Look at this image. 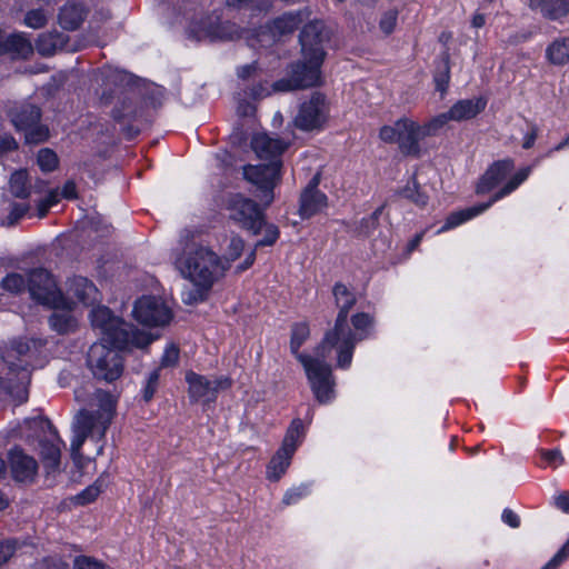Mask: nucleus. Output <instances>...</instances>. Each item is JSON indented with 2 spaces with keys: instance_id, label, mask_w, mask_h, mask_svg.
I'll return each mask as SVG.
<instances>
[{
  "instance_id": "603ef678",
  "label": "nucleus",
  "mask_w": 569,
  "mask_h": 569,
  "mask_svg": "<svg viewBox=\"0 0 569 569\" xmlns=\"http://www.w3.org/2000/svg\"><path fill=\"white\" fill-rule=\"evenodd\" d=\"M30 210V206L28 203L13 202L11 204L10 212L8 214V224H16L21 218H23Z\"/></svg>"
},
{
  "instance_id": "bb28decb",
  "label": "nucleus",
  "mask_w": 569,
  "mask_h": 569,
  "mask_svg": "<svg viewBox=\"0 0 569 569\" xmlns=\"http://www.w3.org/2000/svg\"><path fill=\"white\" fill-rule=\"evenodd\" d=\"M293 455L288 453L284 448H279L267 466V479L278 481L286 473L291 463Z\"/></svg>"
},
{
  "instance_id": "69168bd1",
  "label": "nucleus",
  "mask_w": 569,
  "mask_h": 569,
  "mask_svg": "<svg viewBox=\"0 0 569 569\" xmlns=\"http://www.w3.org/2000/svg\"><path fill=\"white\" fill-rule=\"evenodd\" d=\"M61 196L66 199L77 198V187L73 181H67L62 188Z\"/></svg>"
},
{
  "instance_id": "774afa93",
  "label": "nucleus",
  "mask_w": 569,
  "mask_h": 569,
  "mask_svg": "<svg viewBox=\"0 0 569 569\" xmlns=\"http://www.w3.org/2000/svg\"><path fill=\"white\" fill-rule=\"evenodd\" d=\"M43 200L50 206V208L59 202V193L57 190H51Z\"/></svg>"
},
{
  "instance_id": "f8f14e48",
  "label": "nucleus",
  "mask_w": 569,
  "mask_h": 569,
  "mask_svg": "<svg viewBox=\"0 0 569 569\" xmlns=\"http://www.w3.org/2000/svg\"><path fill=\"white\" fill-rule=\"evenodd\" d=\"M28 289L32 299L43 306L59 309L66 305L63 295L58 289L52 274L44 268H36L29 271Z\"/></svg>"
},
{
  "instance_id": "7ed1b4c3",
  "label": "nucleus",
  "mask_w": 569,
  "mask_h": 569,
  "mask_svg": "<svg viewBox=\"0 0 569 569\" xmlns=\"http://www.w3.org/2000/svg\"><path fill=\"white\" fill-rule=\"evenodd\" d=\"M335 303L339 309L335 326L325 333L319 343V353L326 356L328 349L337 350V366L341 369L350 367V349L352 348V330L348 323L350 310L357 302L356 295L342 282H336L332 288Z\"/></svg>"
},
{
  "instance_id": "37998d69",
  "label": "nucleus",
  "mask_w": 569,
  "mask_h": 569,
  "mask_svg": "<svg viewBox=\"0 0 569 569\" xmlns=\"http://www.w3.org/2000/svg\"><path fill=\"white\" fill-rule=\"evenodd\" d=\"M37 162L42 171L51 172L58 168L59 159L53 150L42 148L38 152Z\"/></svg>"
},
{
  "instance_id": "de8ad7c7",
  "label": "nucleus",
  "mask_w": 569,
  "mask_h": 569,
  "mask_svg": "<svg viewBox=\"0 0 569 569\" xmlns=\"http://www.w3.org/2000/svg\"><path fill=\"white\" fill-rule=\"evenodd\" d=\"M159 380L160 369H154L148 375L146 385L142 389V397L146 402H149L153 398L159 386Z\"/></svg>"
},
{
  "instance_id": "6e6552de",
  "label": "nucleus",
  "mask_w": 569,
  "mask_h": 569,
  "mask_svg": "<svg viewBox=\"0 0 569 569\" xmlns=\"http://www.w3.org/2000/svg\"><path fill=\"white\" fill-rule=\"evenodd\" d=\"M322 63L323 60L302 57L301 60L290 66L288 78L280 79L272 84L273 90L288 92L320 86L322 83Z\"/></svg>"
},
{
  "instance_id": "423d86ee",
  "label": "nucleus",
  "mask_w": 569,
  "mask_h": 569,
  "mask_svg": "<svg viewBox=\"0 0 569 569\" xmlns=\"http://www.w3.org/2000/svg\"><path fill=\"white\" fill-rule=\"evenodd\" d=\"M379 138L386 143H397L406 157L420 158V140L425 139L420 124L409 118L398 119L393 126L380 128Z\"/></svg>"
},
{
  "instance_id": "864d4df0",
  "label": "nucleus",
  "mask_w": 569,
  "mask_h": 569,
  "mask_svg": "<svg viewBox=\"0 0 569 569\" xmlns=\"http://www.w3.org/2000/svg\"><path fill=\"white\" fill-rule=\"evenodd\" d=\"M74 569H106V566L88 556H78L73 562Z\"/></svg>"
},
{
  "instance_id": "4be33fe9",
  "label": "nucleus",
  "mask_w": 569,
  "mask_h": 569,
  "mask_svg": "<svg viewBox=\"0 0 569 569\" xmlns=\"http://www.w3.org/2000/svg\"><path fill=\"white\" fill-rule=\"evenodd\" d=\"M486 106L487 100L482 97L465 99L456 102L447 112L450 120H469L482 112Z\"/></svg>"
},
{
  "instance_id": "a211bd4d",
  "label": "nucleus",
  "mask_w": 569,
  "mask_h": 569,
  "mask_svg": "<svg viewBox=\"0 0 569 569\" xmlns=\"http://www.w3.org/2000/svg\"><path fill=\"white\" fill-rule=\"evenodd\" d=\"M48 428L50 430L49 436L39 440V455L43 463V468L49 475L59 470L61 448L64 446V442L51 423L48 425Z\"/></svg>"
},
{
  "instance_id": "49530a36",
  "label": "nucleus",
  "mask_w": 569,
  "mask_h": 569,
  "mask_svg": "<svg viewBox=\"0 0 569 569\" xmlns=\"http://www.w3.org/2000/svg\"><path fill=\"white\" fill-rule=\"evenodd\" d=\"M449 120L450 118L448 117V112H445L435 117L429 122L422 126L420 124L422 136L425 138L435 136L438 132V130H440Z\"/></svg>"
},
{
  "instance_id": "13d9d810",
  "label": "nucleus",
  "mask_w": 569,
  "mask_h": 569,
  "mask_svg": "<svg viewBox=\"0 0 569 569\" xmlns=\"http://www.w3.org/2000/svg\"><path fill=\"white\" fill-rule=\"evenodd\" d=\"M244 248V241L240 237H233L229 244V256L232 260L238 259Z\"/></svg>"
},
{
  "instance_id": "cd10ccee",
  "label": "nucleus",
  "mask_w": 569,
  "mask_h": 569,
  "mask_svg": "<svg viewBox=\"0 0 569 569\" xmlns=\"http://www.w3.org/2000/svg\"><path fill=\"white\" fill-rule=\"evenodd\" d=\"M536 8L549 20H560L569 14V0H536Z\"/></svg>"
},
{
  "instance_id": "dca6fc26",
  "label": "nucleus",
  "mask_w": 569,
  "mask_h": 569,
  "mask_svg": "<svg viewBox=\"0 0 569 569\" xmlns=\"http://www.w3.org/2000/svg\"><path fill=\"white\" fill-rule=\"evenodd\" d=\"M328 39V32L322 21L315 20L307 23L299 34L302 57L325 60L323 43Z\"/></svg>"
},
{
  "instance_id": "052dcab7",
  "label": "nucleus",
  "mask_w": 569,
  "mask_h": 569,
  "mask_svg": "<svg viewBox=\"0 0 569 569\" xmlns=\"http://www.w3.org/2000/svg\"><path fill=\"white\" fill-rule=\"evenodd\" d=\"M258 71V63L254 61L250 64H244L238 68L237 76L242 80H248L256 76Z\"/></svg>"
},
{
  "instance_id": "8fccbe9b",
  "label": "nucleus",
  "mask_w": 569,
  "mask_h": 569,
  "mask_svg": "<svg viewBox=\"0 0 569 569\" xmlns=\"http://www.w3.org/2000/svg\"><path fill=\"white\" fill-rule=\"evenodd\" d=\"M24 22L28 27L40 29L47 23V16L42 9H33L27 12Z\"/></svg>"
},
{
  "instance_id": "5fc2aeb1",
  "label": "nucleus",
  "mask_w": 569,
  "mask_h": 569,
  "mask_svg": "<svg viewBox=\"0 0 569 569\" xmlns=\"http://www.w3.org/2000/svg\"><path fill=\"white\" fill-rule=\"evenodd\" d=\"M307 491H308L307 486H301V487L288 490L283 496L282 502L287 506H289L291 503H296L297 501H299L302 497H305L307 495Z\"/></svg>"
},
{
  "instance_id": "c85d7f7f",
  "label": "nucleus",
  "mask_w": 569,
  "mask_h": 569,
  "mask_svg": "<svg viewBox=\"0 0 569 569\" xmlns=\"http://www.w3.org/2000/svg\"><path fill=\"white\" fill-rule=\"evenodd\" d=\"M351 323L355 328V331H352L355 341L352 342V348L350 349V362L352 361L356 345L368 338V330L372 327L373 318L366 312H358L351 317Z\"/></svg>"
},
{
  "instance_id": "79ce46f5",
  "label": "nucleus",
  "mask_w": 569,
  "mask_h": 569,
  "mask_svg": "<svg viewBox=\"0 0 569 569\" xmlns=\"http://www.w3.org/2000/svg\"><path fill=\"white\" fill-rule=\"evenodd\" d=\"M49 325L58 333H67L73 328V318L68 312H53L49 317Z\"/></svg>"
},
{
  "instance_id": "0e129e2a",
  "label": "nucleus",
  "mask_w": 569,
  "mask_h": 569,
  "mask_svg": "<svg viewBox=\"0 0 569 569\" xmlns=\"http://www.w3.org/2000/svg\"><path fill=\"white\" fill-rule=\"evenodd\" d=\"M555 503L557 508L562 510L566 513H569V491H563L559 496L556 497Z\"/></svg>"
},
{
  "instance_id": "4468645a",
  "label": "nucleus",
  "mask_w": 569,
  "mask_h": 569,
  "mask_svg": "<svg viewBox=\"0 0 569 569\" xmlns=\"http://www.w3.org/2000/svg\"><path fill=\"white\" fill-rule=\"evenodd\" d=\"M328 117L326 97L321 92H313L308 101H305L295 117V126L302 131L319 130Z\"/></svg>"
},
{
  "instance_id": "3c124183",
  "label": "nucleus",
  "mask_w": 569,
  "mask_h": 569,
  "mask_svg": "<svg viewBox=\"0 0 569 569\" xmlns=\"http://www.w3.org/2000/svg\"><path fill=\"white\" fill-rule=\"evenodd\" d=\"M20 546L17 539L0 541V566L9 561Z\"/></svg>"
},
{
  "instance_id": "9d476101",
  "label": "nucleus",
  "mask_w": 569,
  "mask_h": 569,
  "mask_svg": "<svg viewBox=\"0 0 569 569\" xmlns=\"http://www.w3.org/2000/svg\"><path fill=\"white\" fill-rule=\"evenodd\" d=\"M226 208L229 212V219L239 227L254 236L261 232L264 213L256 201L236 193L228 198Z\"/></svg>"
},
{
  "instance_id": "20e7f679",
  "label": "nucleus",
  "mask_w": 569,
  "mask_h": 569,
  "mask_svg": "<svg viewBox=\"0 0 569 569\" xmlns=\"http://www.w3.org/2000/svg\"><path fill=\"white\" fill-rule=\"evenodd\" d=\"M179 263L184 278L211 286L224 276L228 268L216 252L202 246L188 252Z\"/></svg>"
},
{
  "instance_id": "a878e982",
  "label": "nucleus",
  "mask_w": 569,
  "mask_h": 569,
  "mask_svg": "<svg viewBox=\"0 0 569 569\" xmlns=\"http://www.w3.org/2000/svg\"><path fill=\"white\" fill-rule=\"evenodd\" d=\"M86 10L80 3H67L59 12V23L63 29L76 30L83 22Z\"/></svg>"
},
{
  "instance_id": "b1692460",
  "label": "nucleus",
  "mask_w": 569,
  "mask_h": 569,
  "mask_svg": "<svg viewBox=\"0 0 569 569\" xmlns=\"http://www.w3.org/2000/svg\"><path fill=\"white\" fill-rule=\"evenodd\" d=\"M68 292L86 306L97 301V288L84 277H73L70 279L68 281Z\"/></svg>"
},
{
  "instance_id": "f704fd0d",
  "label": "nucleus",
  "mask_w": 569,
  "mask_h": 569,
  "mask_svg": "<svg viewBox=\"0 0 569 569\" xmlns=\"http://www.w3.org/2000/svg\"><path fill=\"white\" fill-rule=\"evenodd\" d=\"M6 52H12L27 59L33 52L31 42L22 34H12L6 39Z\"/></svg>"
},
{
  "instance_id": "7c9ffc66",
  "label": "nucleus",
  "mask_w": 569,
  "mask_h": 569,
  "mask_svg": "<svg viewBox=\"0 0 569 569\" xmlns=\"http://www.w3.org/2000/svg\"><path fill=\"white\" fill-rule=\"evenodd\" d=\"M310 329L307 322H297L291 327L290 337V351L296 359L301 363V357H310L309 355L301 353L299 349L309 339Z\"/></svg>"
},
{
  "instance_id": "f3484780",
  "label": "nucleus",
  "mask_w": 569,
  "mask_h": 569,
  "mask_svg": "<svg viewBox=\"0 0 569 569\" xmlns=\"http://www.w3.org/2000/svg\"><path fill=\"white\" fill-rule=\"evenodd\" d=\"M321 172H317L303 188L299 198V214L309 219L321 212L328 206V197L319 190Z\"/></svg>"
},
{
  "instance_id": "a18cd8bd",
  "label": "nucleus",
  "mask_w": 569,
  "mask_h": 569,
  "mask_svg": "<svg viewBox=\"0 0 569 569\" xmlns=\"http://www.w3.org/2000/svg\"><path fill=\"white\" fill-rule=\"evenodd\" d=\"M261 231L264 232L263 238L257 241L256 248L258 247H266V246H273L277 240L279 239L280 231L279 228L273 223H268L264 220V223L262 224Z\"/></svg>"
},
{
  "instance_id": "4c0bfd02",
  "label": "nucleus",
  "mask_w": 569,
  "mask_h": 569,
  "mask_svg": "<svg viewBox=\"0 0 569 569\" xmlns=\"http://www.w3.org/2000/svg\"><path fill=\"white\" fill-rule=\"evenodd\" d=\"M401 194L403 198L421 208L426 207L429 200V197L421 190L415 177H412L408 184L401 190Z\"/></svg>"
},
{
  "instance_id": "e433bc0d",
  "label": "nucleus",
  "mask_w": 569,
  "mask_h": 569,
  "mask_svg": "<svg viewBox=\"0 0 569 569\" xmlns=\"http://www.w3.org/2000/svg\"><path fill=\"white\" fill-rule=\"evenodd\" d=\"M193 287L186 289L182 291V301L186 305L192 306L200 302H203L211 290V284H206L202 282H192Z\"/></svg>"
},
{
  "instance_id": "393cba45",
  "label": "nucleus",
  "mask_w": 569,
  "mask_h": 569,
  "mask_svg": "<svg viewBox=\"0 0 569 569\" xmlns=\"http://www.w3.org/2000/svg\"><path fill=\"white\" fill-rule=\"evenodd\" d=\"M68 37L58 31L41 33L36 41V49L42 57H51L67 44Z\"/></svg>"
},
{
  "instance_id": "4d7b16f0",
  "label": "nucleus",
  "mask_w": 569,
  "mask_h": 569,
  "mask_svg": "<svg viewBox=\"0 0 569 569\" xmlns=\"http://www.w3.org/2000/svg\"><path fill=\"white\" fill-rule=\"evenodd\" d=\"M179 360V349L174 346H170L166 349L162 358L161 366L162 367H171L174 366Z\"/></svg>"
},
{
  "instance_id": "ddd939ff",
  "label": "nucleus",
  "mask_w": 569,
  "mask_h": 569,
  "mask_svg": "<svg viewBox=\"0 0 569 569\" xmlns=\"http://www.w3.org/2000/svg\"><path fill=\"white\" fill-rule=\"evenodd\" d=\"M188 393L192 402L214 401L220 390H227L232 386V379L228 376H220L213 380L206 376L188 371L186 373Z\"/></svg>"
},
{
  "instance_id": "bf43d9fd",
  "label": "nucleus",
  "mask_w": 569,
  "mask_h": 569,
  "mask_svg": "<svg viewBox=\"0 0 569 569\" xmlns=\"http://www.w3.org/2000/svg\"><path fill=\"white\" fill-rule=\"evenodd\" d=\"M18 148V143L10 134H0V154L13 151Z\"/></svg>"
},
{
  "instance_id": "aec40b11",
  "label": "nucleus",
  "mask_w": 569,
  "mask_h": 569,
  "mask_svg": "<svg viewBox=\"0 0 569 569\" xmlns=\"http://www.w3.org/2000/svg\"><path fill=\"white\" fill-rule=\"evenodd\" d=\"M290 141L272 137L268 133H258L251 140V147L256 154L269 162L281 160L282 153L289 148Z\"/></svg>"
},
{
  "instance_id": "0eeeda50",
  "label": "nucleus",
  "mask_w": 569,
  "mask_h": 569,
  "mask_svg": "<svg viewBox=\"0 0 569 569\" xmlns=\"http://www.w3.org/2000/svg\"><path fill=\"white\" fill-rule=\"evenodd\" d=\"M41 109L29 102L13 103L7 110V116L18 131L24 132L27 143H42L49 139L50 132L41 124Z\"/></svg>"
},
{
  "instance_id": "2f4dec72",
  "label": "nucleus",
  "mask_w": 569,
  "mask_h": 569,
  "mask_svg": "<svg viewBox=\"0 0 569 569\" xmlns=\"http://www.w3.org/2000/svg\"><path fill=\"white\" fill-rule=\"evenodd\" d=\"M548 60L553 64H565L569 61V38L555 40L546 50Z\"/></svg>"
},
{
  "instance_id": "9b49d317",
  "label": "nucleus",
  "mask_w": 569,
  "mask_h": 569,
  "mask_svg": "<svg viewBox=\"0 0 569 569\" xmlns=\"http://www.w3.org/2000/svg\"><path fill=\"white\" fill-rule=\"evenodd\" d=\"M282 160H276L263 164H247L243 167V177L254 184L261 192L260 199L269 206L273 199V189L281 181Z\"/></svg>"
},
{
  "instance_id": "ea45409f",
  "label": "nucleus",
  "mask_w": 569,
  "mask_h": 569,
  "mask_svg": "<svg viewBox=\"0 0 569 569\" xmlns=\"http://www.w3.org/2000/svg\"><path fill=\"white\" fill-rule=\"evenodd\" d=\"M539 467L556 469L565 463V458L559 448L553 449H540L539 450Z\"/></svg>"
},
{
  "instance_id": "2eb2a0df",
  "label": "nucleus",
  "mask_w": 569,
  "mask_h": 569,
  "mask_svg": "<svg viewBox=\"0 0 569 569\" xmlns=\"http://www.w3.org/2000/svg\"><path fill=\"white\" fill-rule=\"evenodd\" d=\"M137 321L148 327H161L169 323L172 312L161 298L143 296L134 303L132 311Z\"/></svg>"
},
{
  "instance_id": "f257e3e1",
  "label": "nucleus",
  "mask_w": 569,
  "mask_h": 569,
  "mask_svg": "<svg viewBox=\"0 0 569 569\" xmlns=\"http://www.w3.org/2000/svg\"><path fill=\"white\" fill-rule=\"evenodd\" d=\"M90 318L92 327L99 329L102 337L89 348L87 367L98 382L113 383L124 370L120 350L146 348L152 338L132 323L113 316L107 307L92 309Z\"/></svg>"
},
{
  "instance_id": "f03ea898",
  "label": "nucleus",
  "mask_w": 569,
  "mask_h": 569,
  "mask_svg": "<svg viewBox=\"0 0 569 569\" xmlns=\"http://www.w3.org/2000/svg\"><path fill=\"white\" fill-rule=\"evenodd\" d=\"M94 398L98 401V409L90 411L82 409L76 416L72 430L71 455L73 459L80 457V450L87 439L96 441L99 446L97 453L101 455L106 432L111 425L116 413L117 399L108 391L97 389Z\"/></svg>"
},
{
  "instance_id": "473e14b6",
  "label": "nucleus",
  "mask_w": 569,
  "mask_h": 569,
  "mask_svg": "<svg viewBox=\"0 0 569 569\" xmlns=\"http://www.w3.org/2000/svg\"><path fill=\"white\" fill-rule=\"evenodd\" d=\"M43 346L44 341L41 339H19L12 342V351L18 357H26L31 360L37 358Z\"/></svg>"
},
{
  "instance_id": "1a4fd4ad",
  "label": "nucleus",
  "mask_w": 569,
  "mask_h": 569,
  "mask_svg": "<svg viewBox=\"0 0 569 569\" xmlns=\"http://www.w3.org/2000/svg\"><path fill=\"white\" fill-rule=\"evenodd\" d=\"M530 174V168H523L519 171H517L508 181L507 183L498 191L496 192L491 199L488 202L480 203L477 206H473L471 208H467L459 211L451 212L446 221L445 224L439 229L438 232H445L452 228H456L460 226L461 223L475 218L476 216L482 213L487 209H489L496 201L502 199L503 197L511 193L513 190H516Z\"/></svg>"
},
{
  "instance_id": "c9c22d12",
  "label": "nucleus",
  "mask_w": 569,
  "mask_h": 569,
  "mask_svg": "<svg viewBox=\"0 0 569 569\" xmlns=\"http://www.w3.org/2000/svg\"><path fill=\"white\" fill-rule=\"evenodd\" d=\"M450 80V66H449V54L443 53L440 59L437 61L436 71L433 74V81L436 84V89L440 92H445L448 88Z\"/></svg>"
},
{
  "instance_id": "c03bdc74",
  "label": "nucleus",
  "mask_w": 569,
  "mask_h": 569,
  "mask_svg": "<svg viewBox=\"0 0 569 569\" xmlns=\"http://www.w3.org/2000/svg\"><path fill=\"white\" fill-rule=\"evenodd\" d=\"M1 288L10 293H20L26 288V279L20 273H9L2 279Z\"/></svg>"
},
{
  "instance_id": "e2e57ef3",
  "label": "nucleus",
  "mask_w": 569,
  "mask_h": 569,
  "mask_svg": "<svg viewBox=\"0 0 569 569\" xmlns=\"http://www.w3.org/2000/svg\"><path fill=\"white\" fill-rule=\"evenodd\" d=\"M501 519L505 523L511 528H518L520 526V519L516 512L511 509H505L501 515Z\"/></svg>"
},
{
  "instance_id": "412c9836",
  "label": "nucleus",
  "mask_w": 569,
  "mask_h": 569,
  "mask_svg": "<svg viewBox=\"0 0 569 569\" xmlns=\"http://www.w3.org/2000/svg\"><path fill=\"white\" fill-rule=\"evenodd\" d=\"M515 169V162L510 158L495 161L480 178L477 184V193L483 194L499 186Z\"/></svg>"
},
{
  "instance_id": "39448f33",
  "label": "nucleus",
  "mask_w": 569,
  "mask_h": 569,
  "mask_svg": "<svg viewBox=\"0 0 569 569\" xmlns=\"http://www.w3.org/2000/svg\"><path fill=\"white\" fill-rule=\"evenodd\" d=\"M332 350L328 349L326 356H321L318 345L315 349V357H301V365L306 371L311 391L320 405H327L336 398V379L331 366L326 362Z\"/></svg>"
},
{
  "instance_id": "a19ab883",
  "label": "nucleus",
  "mask_w": 569,
  "mask_h": 569,
  "mask_svg": "<svg viewBox=\"0 0 569 569\" xmlns=\"http://www.w3.org/2000/svg\"><path fill=\"white\" fill-rule=\"evenodd\" d=\"M102 481L96 480L92 485L88 486L80 493L73 497V502L78 506H86L93 502L102 492Z\"/></svg>"
},
{
  "instance_id": "6e6d98bb",
  "label": "nucleus",
  "mask_w": 569,
  "mask_h": 569,
  "mask_svg": "<svg viewBox=\"0 0 569 569\" xmlns=\"http://www.w3.org/2000/svg\"><path fill=\"white\" fill-rule=\"evenodd\" d=\"M132 113H133L132 108H131L130 103H127V101H122V109L116 107L112 110V117L118 122H124V120H127V119L134 118L136 114H132Z\"/></svg>"
},
{
  "instance_id": "338daca9",
  "label": "nucleus",
  "mask_w": 569,
  "mask_h": 569,
  "mask_svg": "<svg viewBox=\"0 0 569 569\" xmlns=\"http://www.w3.org/2000/svg\"><path fill=\"white\" fill-rule=\"evenodd\" d=\"M486 23V17L485 14L480 13V12H476L472 17V20H471V26L473 28H481L483 27Z\"/></svg>"
},
{
  "instance_id": "680f3d73",
  "label": "nucleus",
  "mask_w": 569,
  "mask_h": 569,
  "mask_svg": "<svg viewBox=\"0 0 569 569\" xmlns=\"http://www.w3.org/2000/svg\"><path fill=\"white\" fill-rule=\"evenodd\" d=\"M42 566L46 569H67L68 565L57 556H50L42 560Z\"/></svg>"
},
{
  "instance_id": "c756f323",
  "label": "nucleus",
  "mask_w": 569,
  "mask_h": 569,
  "mask_svg": "<svg viewBox=\"0 0 569 569\" xmlns=\"http://www.w3.org/2000/svg\"><path fill=\"white\" fill-rule=\"evenodd\" d=\"M305 438V426L301 419H293L287 429L286 436L282 440L281 447L288 453L295 455L297 448Z\"/></svg>"
},
{
  "instance_id": "09e8293b",
  "label": "nucleus",
  "mask_w": 569,
  "mask_h": 569,
  "mask_svg": "<svg viewBox=\"0 0 569 569\" xmlns=\"http://www.w3.org/2000/svg\"><path fill=\"white\" fill-rule=\"evenodd\" d=\"M569 559V537L555 556L541 569H559Z\"/></svg>"
},
{
  "instance_id": "5701e85b",
  "label": "nucleus",
  "mask_w": 569,
  "mask_h": 569,
  "mask_svg": "<svg viewBox=\"0 0 569 569\" xmlns=\"http://www.w3.org/2000/svg\"><path fill=\"white\" fill-rule=\"evenodd\" d=\"M307 19V13L302 10L286 12L273 19L270 30L273 36H287L293 33Z\"/></svg>"
},
{
  "instance_id": "6ab92c4d",
  "label": "nucleus",
  "mask_w": 569,
  "mask_h": 569,
  "mask_svg": "<svg viewBox=\"0 0 569 569\" xmlns=\"http://www.w3.org/2000/svg\"><path fill=\"white\" fill-rule=\"evenodd\" d=\"M12 477L19 482H32L38 472L37 460L21 448L13 447L8 453Z\"/></svg>"
},
{
  "instance_id": "58836bf2",
  "label": "nucleus",
  "mask_w": 569,
  "mask_h": 569,
  "mask_svg": "<svg viewBox=\"0 0 569 569\" xmlns=\"http://www.w3.org/2000/svg\"><path fill=\"white\" fill-rule=\"evenodd\" d=\"M383 209L385 204L377 208L369 217L362 218L356 228V233L358 236L369 237L378 228Z\"/></svg>"
},
{
  "instance_id": "72a5a7b5",
  "label": "nucleus",
  "mask_w": 569,
  "mask_h": 569,
  "mask_svg": "<svg viewBox=\"0 0 569 569\" xmlns=\"http://www.w3.org/2000/svg\"><path fill=\"white\" fill-rule=\"evenodd\" d=\"M9 191L13 197L20 199H26L30 196V183L26 170H18L11 174Z\"/></svg>"
}]
</instances>
